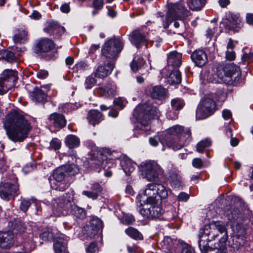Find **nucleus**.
Returning a JSON list of instances; mask_svg holds the SVG:
<instances>
[{"instance_id":"1","label":"nucleus","mask_w":253,"mask_h":253,"mask_svg":"<svg viewBox=\"0 0 253 253\" xmlns=\"http://www.w3.org/2000/svg\"><path fill=\"white\" fill-rule=\"evenodd\" d=\"M3 127L8 139L14 142H21L28 137L31 129L30 123L16 111L6 115Z\"/></svg>"},{"instance_id":"2","label":"nucleus","mask_w":253,"mask_h":253,"mask_svg":"<svg viewBox=\"0 0 253 253\" xmlns=\"http://www.w3.org/2000/svg\"><path fill=\"white\" fill-rule=\"evenodd\" d=\"M160 112L158 109L150 103H145L137 106L134 113L136 116L137 125L134 128V135L136 133L144 134L150 129V120L151 118L158 117Z\"/></svg>"},{"instance_id":"3","label":"nucleus","mask_w":253,"mask_h":253,"mask_svg":"<svg viewBox=\"0 0 253 253\" xmlns=\"http://www.w3.org/2000/svg\"><path fill=\"white\" fill-rule=\"evenodd\" d=\"M228 219L231 222V227L236 233L233 239L232 246L235 250H238L246 242L247 225L238 210L232 211L231 215H229Z\"/></svg>"},{"instance_id":"4","label":"nucleus","mask_w":253,"mask_h":253,"mask_svg":"<svg viewBox=\"0 0 253 253\" xmlns=\"http://www.w3.org/2000/svg\"><path fill=\"white\" fill-rule=\"evenodd\" d=\"M204 227L205 229V234H210L211 239H214L216 237L220 235L218 247L220 249L225 247L228 235L224 222L221 221H212L209 224L205 225Z\"/></svg>"},{"instance_id":"5","label":"nucleus","mask_w":253,"mask_h":253,"mask_svg":"<svg viewBox=\"0 0 253 253\" xmlns=\"http://www.w3.org/2000/svg\"><path fill=\"white\" fill-rule=\"evenodd\" d=\"M138 169L144 177L150 181H157L159 175L163 174L164 172L158 163L153 160L142 162L138 166Z\"/></svg>"},{"instance_id":"6","label":"nucleus","mask_w":253,"mask_h":253,"mask_svg":"<svg viewBox=\"0 0 253 253\" xmlns=\"http://www.w3.org/2000/svg\"><path fill=\"white\" fill-rule=\"evenodd\" d=\"M2 179L0 183V197L5 201H9L18 195V185L11 181L14 182L17 179L13 174L6 175L5 177L3 176Z\"/></svg>"},{"instance_id":"7","label":"nucleus","mask_w":253,"mask_h":253,"mask_svg":"<svg viewBox=\"0 0 253 253\" xmlns=\"http://www.w3.org/2000/svg\"><path fill=\"white\" fill-rule=\"evenodd\" d=\"M73 199V197L68 193L54 199L52 202L53 214L57 216L67 215L72 207Z\"/></svg>"},{"instance_id":"8","label":"nucleus","mask_w":253,"mask_h":253,"mask_svg":"<svg viewBox=\"0 0 253 253\" xmlns=\"http://www.w3.org/2000/svg\"><path fill=\"white\" fill-rule=\"evenodd\" d=\"M216 74L221 81L227 84H232L233 81H236L241 75L239 68L233 64L218 66Z\"/></svg>"},{"instance_id":"9","label":"nucleus","mask_w":253,"mask_h":253,"mask_svg":"<svg viewBox=\"0 0 253 253\" xmlns=\"http://www.w3.org/2000/svg\"><path fill=\"white\" fill-rule=\"evenodd\" d=\"M124 42L122 39L114 38L106 41L102 48V54L107 58L116 59L122 51Z\"/></svg>"},{"instance_id":"10","label":"nucleus","mask_w":253,"mask_h":253,"mask_svg":"<svg viewBox=\"0 0 253 253\" xmlns=\"http://www.w3.org/2000/svg\"><path fill=\"white\" fill-rule=\"evenodd\" d=\"M189 11L186 9L182 2L172 4L169 6L166 14V21L164 23L165 28L169 27L172 21L183 20L189 15Z\"/></svg>"},{"instance_id":"11","label":"nucleus","mask_w":253,"mask_h":253,"mask_svg":"<svg viewBox=\"0 0 253 253\" xmlns=\"http://www.w3.org/2000/svg\"><path fill=\"white\" fill-rule=\"evenodd\" d=\"M17 80L18 75L16 71L10 69L4 70L0 78V94L6 93L14 86Z\"/></svg>"},{"instance_id":"12","label":"nucleus","mask_w":253,"mask_h":253,"mask_svg":"<svg viewBox=\"0 0 253 253\" xmlns=\"http://www.w3.org/2000/svg\"><path fill=\"white\" fill-rule=\"evenodd\" d=\"M242 25L239 14L231 12L227 13L225 17L220 22L221 28H225L227 31L233 32L239 31Z\"/></svg>"},{"instance_id":"13","label":"nucleus","mask_w":253,"mask_h":253,"mask_svg":"<svg viewBox=\"0 0 253 253\" xmlns=\"http://www.w3.org/2000/svg\"><path fill=\"white\" fill-rule=\"evenodd\" d=\"M215 107L214 100L209 98L204 99L200 102L197 109L196 119L203 120L211 116L215 111Z\"/></svg>"},{"instance_id":"14","label":"nucleus","mask_w":253,"mask_h":253,"mask_svg":"<svg viewBox=\"0 0 253 253\" xmlns=\"http://www.w3.org/2000/svg\"><path fill=\"white\" fill-rule=\"evenodd\" d=\"M157 204H151L149 203L144 204L140 201V205L138 206V211L144 218L153 219L159 218L163 213L161 207L156 205Z\"/></svg>"},{"instance_id":"15","label":"nucleus","mask_w":253,"mask_h":253,"mask_svg":"<svg viewBox=\"0 0 253 253\" xmlns=\"http://www.w3.org/2000/svg\"><path fill=\"white\" fill-rule=\"evenodd\" d=\"M129 40L136 48H140L147 41H150L146 27L133 31L129 35Z\"/></svg>"},{"instance_id":"16","label":"nucleus","mask_w":253,"mask_h":253,"mask_svg":"<svg viewBox=\"0 0 253 253\" xmlns=\"http://www.w3.org/2000/svg\"><path fill=\"white\" fill-rule=\"evenodd\" d=\"M168 136L179 137L180 138H185V143H189L192 140L191 132L189 128H184L180 125L171 126L167 130Z\"/></svg>"},{"instance_id":"17","label":"nucleus","mask_w":253,"mask_h":253,"mask_svg":"<svg viewBox=\"0 0 253 253\" xmlns=\"http://www.w3.org/2000/svg\"><path fill=\"white\" fill-rule=\"evenodd\" d=\"M156 186L157 184L156 183H150L146 185L145 189L141 195V197L143 199L142 204H144V201L145 203L157 204Z\"/></svg>"},{"instance_id":"18","label":"nucleus","mask_w":253,"mask_h":253,"mask_svg":"<svg viewBox=\"0 0 253 253\" xmlns=\"http://www.w3.org/2000/svg\"><path fill=\"white\" fill-rule=\"evenodd\" d=\"M55 47L53 41L48 38H41L35 46L34 51L37 53H46Z\"/></svg>"},{"instance_id":"19","label":"nucleus","mask_w":253,"mask_h":253,"mask_svg":"<svg viewBox=\"0 0 253 253\" xmlns=\"http://www.w3.org/2000/svg\"><path fill=\"white\" fill-rule=\"evenodd\" d=\"M205 231L204 227L201 228L200 230L198 245L202 253H208L210 252H212L214 249L208 245V242L214 240V239L211 238L210 234H206Z\"/></svg>"},{"instance_id":"20","label":"nucleus","mask_w":253,"mask_h":253,"mask_svg":"<svg viewBox=\"0 0 253 253\" xmlns=\"http://www.w3.org/2000/svg\"><path fill=\"white\" fill-rule=\"evenodd\" d=\"M48 121L57 129L64 127L66 125L65 117L62 114L57 113L50 114L48 117Z\"/></svg>"},{"instance_id":"21","label":"nucleus","mask_w":253,"mask_h":253,"mask_svg":"<svg viewBox=\"0 0 253 253\" xmlns=\"http://www.w3.org/2000/svg\"><path fill=\"white\" fill-rule=\"evenodd\" d=\"M191 58L195 65L200 67L205 65L208 61L207 54L202 49H198L194 51L191 54Z\"/></svg>"},{"instance_id":"22","label":"nucleus","mask_w":253,"mask_h":253,"mask_svg":"<svg viewBox=\"0 0 253 253\" xmlns=\"http://www.w3.org/2000/svg\"><path fill=\"white\" fill-rule=\"evenodd\" d=\"M182 138L179 137H173L172 136H167L165 141V144L169 148L172 149L174 151H176L182 148L186 144Z\"/></svg>"},{"instance_id":"23","label":"nucleus","mask_w":253,"mask_h":253,"mask_svg":"<svg viewBox=\"0 0 253 253\" xmlns=\"http://www.w3.org/2000/svg\"><path fill=\"white\" fill-rule=\"evenodd\" d=\"M114 68V63L108 62L104 66L100 65L95 72V76L97 78L102 79L105 78L111 73Z\"/></svg>"},{"instance_id":"24","label":"nucleus","mask_w":253,"mask_h":253,"mask_svg":"<svg viewBox=\"0 0 253 253\" xmlns=\"http://www.w3.org/2000/svg\"><path fill=\"white\" fill-rule=\"evenodd\" d=\"M13 234L10 232H0V247L10 248L14 243Z\"/></svg>"},{"instance_id":"25","label":"nucleus","mask_w":253,"mask_h":253,"mask_svg":"<svg viewBox=\"0 0 253 253\" xmlns=\"http://www.w3.org/2000/svg\"><path fill=\"white\" fill-rule=\"evenodd\" d=\"M68 239L63 237H58L54 241L53 249L55 253H68Z\"/></svg>"},{"instance_id":"26","label":"nucleus","mask_w":253,"mask_h":253,"mask_svg":"<svg viewBox=\"0 0 253 253\" xmlns=\"http://www.w3.org/2000/svg\"><path fill=\"white\" fill-rule=\"evenodd\" d=\"M151 97L153 99L161 100L168 97V90L161 85L153 86L150 90Z\"/></svg>"},{"instance_id":"27","label":"nucleus","mask_w":253,"mask_h":253,"mask_svg":"<svg viewBox=\"0 0 253 253\" xmlns=\"http://www.w3.org/2000/svg\"><path fill=\"white\" fill-rule=\"evenodd\" d=\"M116 85L113 83H110L99 88L101 95L106 97H113L116 94Z\"/></svg>"},{"instance_id":"28","label":"nucleus","mask_w":253,"mask_h":253,"mask_svg":"<svg viewBox=\"0 0 253 253\" xmlns=\"http://www.w3.org/2000/svg\"><path fill=\"white\" fill-rule=\"evenodd\" d=\"M181 53L176 51H172L168 55V64L173 68H178L181 64Z\"/></svg>"},{"instance_id":"29","label":"nucleus","mask_w":253,"mask_h":253,"mask_svg":"<svg viewBox=\"0 0 253 253\" xmlns=\"http://www.w3.org/2000/svg\"><path fill=\"white\" fill-rule=\"evenodd\" d=\"M120 165L126 175H129L135 169V163L128 157H124L120 161Z\"/></svg>"},{"instance_id":"30","label":"nucleus","mask_w":253,"mask_h":253,"mask_svg":"<svg viewBox=\"0 0 253 253\" xmlns=\"http://www.w3.org/2000/svg\"><path fill=\"white\" fill-rule=\"evenodd\" d=\"M87 119L89 124L95 126L103 120L102 115L97 110H92L88 113Z\"/></svg>"},{"instance_id":"31","label":"nucleus","mask_w":253,"mask_h":253,"mask_svg":"<svg viewBox=\"0 0 253 253\" xmlns=\"http://www.w3.org/2000/svg\"><path fill=\"white\" fill-rule=\"evenodd\" d=\"M176 243V240L169 237H165L160 243V245L164 252L168 253H174V245Z\"/></svg>"},{"instance_id":"32","label":"nucleus","mask_w":253,"mask_h":253,"mask_svg":"<svg viewBox=\"0 0 253 253\" xmlns=\"http://www.w3.org/2000/svg\"><path fill=\"white\" fill-rule=\"evenodd\" d=\"M30 95L33 101L38 102H43L46 99V95L41 88L36 87L30 92Z\"/></svg>"},{"instance_id":"33","label":"nucleus","mask_w":253,"mask_h":253,"mask_svg":"<svg viewBox=\"0 0 253 253\" xmlns=\"http://www.w3.org/2000/svg\"><path fill=\"white\" fill-rule=\"evenodd\" d=\"M65 143L70 149L78 147L80 144L79 138L73 134L68 135L65 138Z\"/></svg>"},{"instance_id":"34","label":"nucleus","mask_w":253,"mask_h":253,"mask_svg":"<svg viewBox=\"0 0 253 253\" xmlns=\"http://www.w3.org/2000/svg\"><path fill=\"white\" fill-rule=\"evenodd\" d=\"M130 67L132 70L135 72L139 70L145 69V63L143 59L135 56L130 64Z\"/></svg>"},{"instance_id":"35","label":"nucleus","mask_w":253,"mask_h":253,"mask_svg":"<svg viewBox=\"0 0 253 253\" xmlns=\"http://www.w3.org/2000/svg\"><path fill=\"white\" fill-rule=\"evenodd\" d=\"M181 81V74L178 70H173L168 78V82L170 84H179Z\"/></svg>"},{"instance_id":"36","label":"nucleus","mask_w":253,"mask_h":253,"mask_svg":"<svg viewBox=\"0 0 253 253\" xmlns=\"http://www.w3.org/2000/svg\"><path fill=\"white\" fill-rule=\"evenodd\" d=\"M65 169V168H63V167L61 166L58 168L54 171L53 177L55 181L58 182H60L64 179L67 176Z\"/></svg>"},{"instance_id":"37","label":"nucleus","mask_w":253,"mask_h":253,"mask_svg":"<svg viewBox=\"0 0 253 253\" xmlns=\"http://www.w3.org/2000/svg\"><path fill=\"white\" fill-rule=\"evenodd\" d=\"M70 211L73 215L78 218H84L85 216L84 209L77 205H72Z\"/></svg>"},{"instance_id":"38","label":"nucleus","mask_w":253,"mask_h":253,"mask_svg":"<svg viewBox=\"0 0 253 253\" xmlns=\"http://www.w3.org/2000/svg\"><path fill=\"white\" fill-rule=\"evenodd\" d=\"M27 31L23 29L19 30L13 36V40L14 42H22L27 39Z\"/></svg>"},{"instance_id":"39","label":"nucleus","mask_w":253,"mask_h":253,"mask_svg":"<svg viewBox=\"0 0 253 253\" xmlns=\"http://www.w3.org/2000/svg\"><path fill=\"white\" fill-rule=\"evenodd\" d=\"M126 233L135 240H142V235L135 228L129 227L125 230Z\"/></svg>"},{"instance_id":"40","label":"nucleus","mask_w":253,"mask_h":253,"mask_svg":"<svg viewBox=\"0 0 253 253\" xmlns=\"http://www.w3.org/2000/svg\"><path fill=\"white\" fill-rule=\"evenodd\" d=\"M63 27L60 26L55 22H51L44 29V31L51 35H54L56 30H63Z\"/></svg>"},{"instance_id":"41","label":"nucleus","mask_w":253,"mask_h":253,"mask_svg":"<svg viewBox=\"0 0 253 253\" xmlns=\"http://www.w3.org/2000/svg\"><path fill=\"white\" fill-rule=\"evenodd\" d=\"M157 197L159 196L161 199L166 198L169 193H170V191L167 189L164 185L161 184H157Z\"/></svg>"},{"instance_id":"42","label":"nucleus","mask_w":253,"mask_h":253,"mask_svg":"<svg viewBox=\"0 0 253 253\" xmlns=\"http://www.w3.org/2000/svg\"><path fill=\"white\" fill-rule=\"evenodd\" d=\"M91 165H95L97 166V169L99 168L100 167H103L106 169L115 166V164L110 160L103 161L102 162L100 160L95 161Z\"/></svg>"},{"instance_id":"43","label":"nucleus","mask_w":253,"mask_h":253,"mask_svg":"<svg viewBox=\"0 0 253 253\" xmlns=\"http://www.w3.org/2000/svg\"><path fill=\"white\" fill-rule=\"evenodd\" d=\"M205 0H190L189 8L193 10H200L205 4Z\"/></svg>"},{"instance_id":"44","label":"nucleus","mask_w":253,"mask_h":253,"mask_svg":"<svg viewBox=\"0 0 253 253\" xmlns=\"http://www.w3.org/2000/svg\"><path fill=\"white\" fill-rule=\"evenodd\" d=\"M211 142L209 139L202 140L197 144V151L202 153L204 150L211 145Z\"/></svg>"},{"instance_id":"45","label":"nucleus","mask_w":253,"mask_h":253,"mask_svg":"<svg viewBox=\"0 0 253 253\" xmlns=\"http://www.w3.org/2000/svg\"><path fill=\"white\" fill-rule=\"evenodd\" d=\"M169 180L170 185L174 188H178L181 185L180 178L177 174L172 173L169 176Z\"/></svg>"},{"instance_id":"46","label":"nucleus","mask_w":253,"mask_h":253,"mask_svg":"<svg viewBox=\"0 0 253 253\" xmlns=\"http://www.w3.org/2000/svg\"><path fill=\"white\" fill-rule=\"evenodd\" d=\"M62 167L65 168V172L67 175H74L79 171L78 166L74 164L62 166Z\"/></svg>"},{"instance_id":"47","label":"nucleus","mask_w":253,"mask_h":253,"mask_svg":"<svg viewBox=\"0 0 253 253\" xmlns=\"http://www.w3.org/2000/svg\"><path fill=\"white\" fill-rule=\"evenodd\" d=\"M88 65L85 62L81 61L77 63L73 68L74 72L82 73L88 69Z\"/></svg>"},{"instance_id":"48","label":"nucleus","mask_w":253,"mask_h":253,"mask_svg":"<svg viewBox=\"0 0 253 253\" xmlns=\"http://www.w3.org/2000/svg\"><path fill=\"white\" fill-rule=\"evenodd\" d=\"M92 228L96 229V231L98 232L99 230L101 229L103 227V222L101 220L97 217L93 218L90 221L89 224Z\"/></svg>"},{"instance_id":"49","label":"nucleus","mask_w":253,"mask_h":253,"mask_svg":"<svg viewBox=\"0 0 253 253\" xmlns=\"http://www.w3.org/2000/svg\"><path fill=\"white\" fill-rule=\"evenodd\" d=\"M83 233L84 235H86V237L92 238L98 233V232L96 231V229H94L90 225H89L84 227L83 230Z\"/></svg>"},{"instance_id":"50","label":"nucleus","mask_w":253,"mask_h":253,"mask_svg":"<svg viewBox=\"0 0 253 253\" xmlns=\"http://www.w3.org/2000/svg\"><path fill=\"white\" fill-rule=\"evenodd\" d=\"M171 105L173 109L178 111L183 107L184 103L183 100L179 98H175L171 100Z\"/></svg>"},{"instance_id":"51","label":"nucleus","mask_w":253,"mask_h":253,"mask_svg":"<svg viewBox=\"0 0 253 253\" xmlns=\"http://www.w3.org/2000/svg\"><path fill=\"white\" fill-rule=\"evenodd\" d=\"M180 253H195L194 249L188 244L181 241L180 244Z\"/></svg>"},{"instance_id":"52","label":"nucleus","mask_w":253,"mask_h":253,"mask_svg":"<svg viewBox=\"0 0 253 253\" xmlns=\"http://www.w3.org/2000/svg\"><path fill=\"white\" fill-rule=\"evenodd\" d=\"M24 251L21 252H17V253H27L31 252L34 246V244L32 241L29 240H25L23 243Z\"/></svg>"},{"instance_id":"53","label":"nucleus","mask_w":253,"mask_h":253,"mask_svg":"<svg viewBox=\"0 0 253 253\" xmlns=\"http://www.w3.org/2000/svg\"><path fill=\"white\" fill-rule=\"evenodd\" d=\"M162 137H164L163 134L150 137L149 138V143L152 146H156L159 141H161L163 145L164 146L165 141L162 140Z\"/></svg>"},{"instance_id":"54","label":"nucleus","mask_w":253,"mask_h":253,"mask_svg":"<svg viewBox=\"0 0 253 253\" xmlns=\"http://www.w3.org/2000/svg\"><path fill=\"white\" fill-rule=\"evenodd\" d=\"M40 238L43 241H49L52 239L53 234L49 229H46L40 234Z\"/></svg>"},{"instance_id":"55","label":"nucleus","mask_w":253,"mask_h":253,"mask_svg":"<svg viewBox=\"0 0 253 253\" xmlns=\"http://www.w3.org/2000/svg\"><path fill=\"white\" fill-rule=\"evenodd\" d=\"M85 251L86 253H98L99 249L97 244L92 242L86 248Z\"/></svg>"},{"instance_id":"56","label":"nucleus","mask_w":253,"mask_h":253,"mask_svg":"<svg viewBox=\"0 0 253 253\" xmlns=\"http://www.w3.org/2000/svg\"><path fill=\"white\" fill-rule=\"evenodd\" d=\"M83 195L87 197V198L92 199V200H95L97 199L99 196V195L96 193L92 191L91 190H84L82 192Z\"/></svg>"},{"instance_id":"57","label":"nucleus","mask_w":253,"mask_h":253,"mask_svg":"<svg viewBox=\"0 0 253 253\" xmlns=\"http://www.w3.org/2000/svg\"><path fill=\"white\" fill-rule=\"evenodd\" d=\"M96 83L95 79L91 76H88L86 78L84 85L86 88L90 89Z\"/></svg>"},{"instance_id":"58","label":"nucleus","mask_w":253,"mask_h":253,"mask_svg":"<svg viewBox=\"0 0 253 253\" xmlns=\"http://www.w3.org/2000/svg\"><path fill=\"white\" fill-rule=\"evenodd\" d=\"M8 168V166L5 162L3 154L2 153H0V172L5 171Z\"/></svg>"},{"instance_id":"59","label":"nucleus","mask_w":253,"mask_h":253,"mask_svg":"<svg viewBox=\"0 0 253 253\" xmlns=\"http://www.w3.org/2000/svg\"><path fill=\"white\" fill-rule=\"evenodd\" d=\"M50 147L55 150H58L61 147V142L57 138L52 139L50 143Z\"/></svg>"},{"instance_id":"60","label":"nucleus","mask_w":253,"mask_h":253,"mask_svg":"<svg viewBox=\"0 0 253 253\" xmlns=\"http://www.w3.org/2000/svg\"><path fill=\"white\" fill-rule=\"evenodd\" d=\"M3 54V58L8 62H12L15 60V56L13 52L10 51H5V54Z\"/></svg>"},{"instance_id":"61","label":"nucleus","mask_w":253,"mask_h":253,"mask_svg":"<svg viewBox=\"0 0 253 253\" xmlns=\"http://www.w3.org/2000/svg\"><path fill=\"white\" fill-rule=\"evenodd\" d=\"M31 205V202L28 200H22L21 202L20 209L24 212H26L30 206Z\"/></svg>"},{"instance_id":"62","label":"nucleus","mask_w":253,"mask_h":253,"mask_svg":"<svg viewBox=\"0 0 253 253\" xmlns=\"http://www.w3.org/2000/svg\"><path fill=\"white\" fill-rule=\"evenodd\" d=\"M90 189L99 195L102 191V187L98 183L94 182L91 184Z\"/></svg>"},{"instance_id":"63","label":"nucleus","mask_w":253,"mask_h":253,"mask_svg":"<svg viewBox=\"0 0 253 253\" xmlns=\"http://www.w3.org/2000/svg\"><path fill=\"white\" fill-rule=\"evenodd\" d=\"M114 103L115 105L119 106L122 109L125 106L126 101L122 98H118L114 100Z\"/></svg>"},{"instance_id":"64","label":"nucleus","mask_w":253,"mask_h":253,"mask_svg":"<svg viewBox=\"0 0 253 253\" xmlns=\"http://www.w3.org/2000/svg\"><path fill=\"white\" fill-rule=\"evenodd\" d=\"M92 4L94 8L101 10L103 7L104 1L103 0H93Z\"/></svg>"}]
</instances>
